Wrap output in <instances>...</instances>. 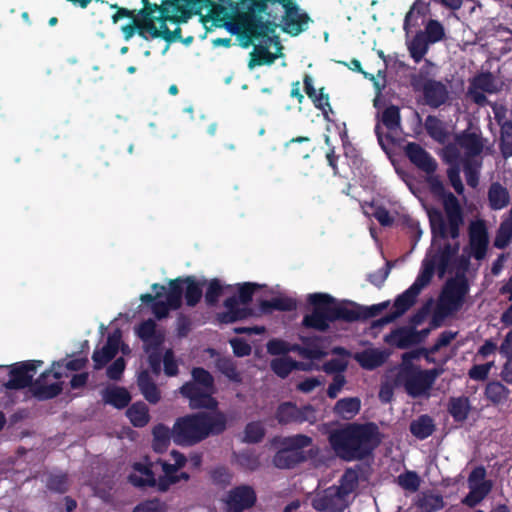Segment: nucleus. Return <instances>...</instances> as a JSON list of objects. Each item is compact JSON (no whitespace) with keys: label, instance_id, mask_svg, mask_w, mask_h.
<instances>
[{"label":"nucleus","instance_id":"2","mask_svg":"<svg viewBox=\"0 0 512 512\" xmlns=\"http://www.w3.org/2000/svg\"><path fill=\"white\" fill-rule=\"evenodd\" d=\"M382 435L374 423L347 424L329 437L335 453L346 461L362 460L381 443Z\"/></svg>","mask_w":512,"mask_h":512},{"label":"nucleus","instance_id":"4","mask_svg":"<svg viewBox=\"0 0 512 512\" xmlns=\"http://www.w3.org/2000/svg\"><path fill=\"white\" fill-rule=\"evenodd\" d=\"M418 357L419 353L415 351L403 354L396 376V383L403 386L412 397L427 395L437 376L432 370H421L414 365L412 360Z\"/></svg>","mask_w":512,"mask_h":512},{"label":"nucleus","instance_id":"18","mask_svg":"<svg viewBox=\"0 0 512 512\" xmlns=\"http://www.w3.org/2000/svg\"><path fill=\"white\" fill-rule=\"evenodd\" d=\"M178 280V286L181 290V305L183 304V297L185 298L186 305L195 307L203 296V285L205 282H199L195 276H180L175 278Z\"/></svg>","mask_w":512,"mask_h":512},{"label":"nucleus","instance_id":"38","mask_svg":"<svg viewBox=\"0 0 512 512\" xmlns=\"http://www.w3.org/2000/svg\"><path fill=\"white\" fill-rule=\"evenodd\" d=\"M411 433L419 438L425 439L429 437L434 431V424L432 419L427 415H422L416 420L412 421L410 425Z\"/></svg>","mask_w":512,"mask_h":512},{"label":"nucleus","instance_id":"1","mask_svg":"<svg viewBox=\"0 0 512 512\" xmlns=\"http://www.w3.org/2000/svg\"><path fill=\"white\" fill-rule=\"evenodd\" d=\"M446 217L438 211L429 212V220L432 231V243L422 261L421 270L414 283L395 300L394 317L406 312L426 287L434 273L442 278L446 273L452 272L456 265L459 251V228L463 223V216L457 198L448 193L443 200Z\"/></svg>","mask_w":512,"mask_h":512},{"label":"nucleus","instance_id":"36","mask_svg":"<svg viewBox=\"0 0 512 512\" xmlns=\"http://www.w3.org/2000/svg\"><path fill=\"white\" fill-rule=\"evenodd\" d=\"M127 416L135 427H144L150 420L148 408L143 402L132 404L127 410Z\"/></svg>","mask_w":512,"mask_h":512},{"label":"nucleus","instance_id":"44","mask_svg":"<svg viewBox=\"0 0 512 512\" xmlns=\"http://www.w3.org/2000/svg\"><path fill=\"white\" fill-rule=\"evenodd\" d=\"M151 37L152 38H163L167 43H173L181 41V28L176 27L174 31H171L166 23H161L160 29L155 24L150 25Z\"/></svg>","mask_w":512,"mask_h":512},{"label":"nucleus","instance_id":"62","mask_svg":"<svg viewBox=\"0 0 512 512\" xmlns=\"http://www.w3.org/2000/svg\"><path fill=\"white\" fill-rule=\"evenodd\" d=\"M163 370L166 376L174 377L179 373L178 363L172 349H167L163 354Z\"/></svg>","mask_w":512,"mask_h":512},{"label":"nucleus","instance_id":"20","mask_svg":"<svg viewBox=\"0 0 512 512\" xmlns=\"http://www.w3.org/2000/svg\"><path fill=\"white\" fill-rule=\"evenodd\" d=\"M274 32V27L268 21H263L260 15H252L244 25L242 36L247 40L243 47H248L253 39L269 38L268 34Z\"/></svg>","mask_w":512,"mask_h":512},{"label":"nucleus","instance_id":"26","mask_svg":"<svg viewBox=\"0 0 512 512\" xmlns=\"http://www.w3.org/2000/svg\"><path fill=\"white\" fill-rule=\"evenodd\" d=\"M152 448L157 453H163L167 450L171 440L174 441V426L170 429L164 424H157L153 430Z\"/></svg>","mask_w":512,"mask_h":512},{"label":"nucleus","instance_id":"59","mask_svg":"<svg viewBox=\"0 0 512 512\" xmlns=\"http://www.w3.org/2000/svg\"><path fill=\"white\" fill-rule=\"evenodd\" d=\"M117 354L113 351L109 350L106 347H102L101 349H95L92 354V360L94 363V369L100 370L106 366L112 359L115 358Z\"/></svg>","mask_w":512,"mask_h":512},{"label":"nucleus","instance_id":"60","mask_svg":"<svg viewBox=\"0 0 512 512\" xmlns=\"http://www.w3.org/2000/svg\"><path fill=\"white\" fill-rule=\"evenodd\" d=\"M161 9V5L150 2L147 6L140 9L136 15L143 24H155L156 20L159 21V16L156 17L154 14L156 12L161 14Z\"/></svg>","mask_w":512,"mask_h":512},{"label":"nucleus","instance_id":"10","mask_svg":"<svg viewBox=\"0 0 512 512\" xmlns=\"http://www.w3.org/2000/svg\"><path fill=\"white\" fill-rule=\"evenodd\" d=\"M468 292L467 281L462 277L449 280L439 298L438 309L444 315L457 311L463 304Z\"/></svg>","mask_w":512,"mask_h":512},{"label":"nucleus","instance_id":"39","mask_svg":"<svg viewBox=\"0 0 512 512\" xmlns=\"http://www.w3.org/2000/svg\"><path fill=\"white\" fill-rule=\"evenodd\" d=\"M299 362L291 359L290 357H279L271 360V370L280 378L284 379L296 368Z\"/></svg>","mask_w":512,"mask_h":512},{"label":"nucleus","instance_id":"27","mask_svg":"<svg viewBox=\"0 0 512 512\" xmlns=\"http://www.w3.org/2000/svg\"><path fill=\"white\" fill-rule=\"evenodd\" d=\"M103 401L117 409H123L129 405L131 396L124 387H109L103 391Z\"/></svg>","mask_w":512,"mask_h":512},{"label":"nucleus","instance_id":"22","mask_svg":"<svg viewBox=\"0 0 512 512\" xmlns=\"http://www.w3.org/2000/svg\"><path fill=\"white\" fill-rule=\"evenodd\" d=\"M406 154L412 163L426 173L430 174L435 171L436 162L418 144L409 143L406 147Z\"/></svg>","mask_w":512,"mask_h":512},{"label":"nucleus","instance_id":"41","mask_svg":"<svg viewBox=\"0 0 512 512\" xmlns=\"http://www.w3.org/2000/svg\"><path fill=\"white\" fill-rule=\"evenodd\" d=\"M161 7L160 23H166L167 21L177 23L181 21L177 16L170 15L171 12L177 14L181 11L182 7L179 0H162Z\"/></svg>","mask_w":512,"mask_h":512},{"label":"nucleus","instance_id":"47","mask_svg":"<svg viewBox=\"0 0 512 512\" xmlns=\"http://www.w3.org/2000/svg\"><path fill=\"white\" fill-rule=\"evenodd\" d=\"M418 506L423 512H435L444 507V501L441 495L427 493L420 498Z\"/></svg>","mask_w":512,"mask_h":512},{"label":"nucleus","instance_id":"6","mask_svg":"<svg viewBox=\"0 0 512 512\" xmlns=\"http://www.w3.org/2000/svg\"><path fill=\"white\" fill-rule=\"evenodd\" d=\"M312 439L303 434L283 437L278 440L279 449L272 458L273 465L278 469H293L306 461L303 449L310 446Z\"/></svg>","mask_w":512,"mask_h":512},{"label":"nucleus","instance_id":"9","mask_svg":"<svg viewBox=\"0 0 512 512\" xmlns=\"http://www.w3.org/2000/svg\"><path fill=\"white\" fill-rule=\"evenodd\" d=\"M359 317L360 314L352 303L340 301L329 294L322 293V331L325 329L327 321L352 322Z\"/></svg>","mask_w":512,"mask_h":512},{"label":"nucleus","instance_id":"31","mask_svg":"<svg viewBox=\"0 0 512 512\" xmlns=\"http://www.w3.org/2000/svg\"><path fill=\"white\" fill-rule=\"evenodd\" d=\"M216 369L233 383L242 382L241 373L237 370L235 361L230 357H219L215 361Z\"/></svg>","mask_w":512,"mask_h":512},{"label":"nucleus","instance_id":"29","mask_svg":"<svg viewBox=\"0 0 512 512\" xmlns=\"http://www.w3.org/2000/svg\"><path fill=\"white\" fill-rule=\"evenodd\" d=\"M361 400L358 397H347L340 399L334 406V412L342 419L350 420L360 411Z\"/></svg>","mask_w":512,"mask_h":512},{"label":"nucleus","instance_id":"46","mask_svg":"<svg viewBox=\"0 0 512 512\" xmlns=\"http://www.w3.org/2000/svg\"><path fill=\"white\" fill-rule=\"evenodd\" d=\"M49 491L64 494L69 490V479L66 473L50 474L46 480Z\"/></svg>","mask_w":512,"mask_h":512},{"label":"nucleus","instance_id":"40","mask_svg":"<svg viewBox=\"0 0 512 512\" xmlns=\"http://www.w3.org/2000/svg\"><path fill=\"white\" fill-rule=\"evenodd\" d=\"M512 239V208L509 210L507 216L502 221L494 245L497 248H505Z\"/></svg>","mask_w":512,"mask_h":512},{"label":"nucleus","instance_id":"43","mask_svg":"<svg viewBox=\"0 0 512 512\" xmlns=\"http://www.w3.org/2000/svg\"><path fill=\"white\" fill-rule=\"evenodd\" d=\"M132 21V23L126 24L122 27L124 39L128 41L134 36L135 32H137L139 36L147 40L148 38L146 33L151 35L150 25L152 24H143L139 18H134Z\"/></svg>","mask_w":512,"mask_h":512},{"label":"nucleus","instance_id":"42","mask_svg":"<svg viewBox=\"0 0 512 512\" xmlns=\"http://www.w3.org/2000/svg\"><path fill=\"white\" fill-rule=\"evenodd\" d=\"M471 85L483 92L492 94L499 90V86L491 73H481L473 78Z\"/></svg>","mask_w":512,"mask_h":512},{"label":"nucleus","instance_id":"15","mask_svg":"<svg viewBox=\"0 0 512 512\" xmlns=\"http://www.w3.org/2000/svg\"><path fill=\"white\" fill-rule=\"evenodd\" d=\"M166 300L157 299L151 306L152 313L158 320L168 317L170 310L181 308V290L178 286V280H169L168 288L164 294Z\"/></svg>","mask_w":512,"mask_h":512},{"label":"nucleus","instance_id":"63","mask_svg":"<svg viewBox=\"0 0 512 512\" xmlns=\"http://www.w3.org/2000/svg\"><path fill=\"white\" fill-rule=\"evenodd\" d=\"M425 127L431 137L437 141H443L445 138V131L443 129L441 121L429 116L426 120Z\"/></svg>","mask_w":512,"mask_h":512},{"label":"nucleus","instance_id":"23","mask_svg":"<svg viewBox=\"0 0 512 512\" xmlns=\"http://www.w3.org/2000/svg\"><path fill=\"white\" fill-rule=\"evenodd\" d=\"M389 354L385 350L369 348L354 355V359L365 369H374L388 358Z\"/></svg>","mask_w":512,"mask_h":512},{"label":"nucleus","instance_id":"5","mask_svg":"<svg viewBox=\"0 0 512 512\" xmlns=\"http://www.w3.org/2000/svg\"><path fill=\"white\" fill-rule=\"evenodd\" d=\"M162 467L163 475L158 479L152 471L151 465L135 463L133 465L134 472L128 477L129 482L137 488H156L159 492H166L169 488L178 483L176 478L177 472L180 470L175 463H169L165 460H158Z\"/></svg>","mask_w":512,"mask_h":512},{"label":"nucleus","instance_id":"12","mask_svg":"<svg viewBox=\"0 0 512 512\" xmlns=\"http://www.w3.org/2000/svg\"><path fill=\"white\" fill-rule=\"evenodd\" d=\"M275 419L281 425L313 422L316 419V410L311 405L298 407L290 401L282 402L276 409Z\"/></svg>","mask_w":512,"mask_h":512},{"label":"nucleus","instance_id":"34","mask_svg":"<svg viewBox=\"0 0 512 512\" xmlns=\"http://www.w3.org/2000/svg\"><path fill=\"white\" fill-rule=\"evenodd\" d=\"M416 340L413 331L408 328H399L385 337V341L398 348H407Z\"/></svg>","mask_w":512,"mask_h":512},{"label":"nucleus","instance_id":"7","mask_svg":"<svg viewBox=\"0 0 512 512\" xmlns=\"http://www.w3.org/2000/svg\"><path fill=\"white\" fill-rule=\"evenodd\" d=\"M458 146L464 151V173L467 184L473 188L478 185L481 161L479 155L483 149L482 138L476 132H464L457 138Z\"/></svg>","mask_w":512,"mask_h":512},{"label":"nucleus","instance_id":"13","mask_svg":"<svg viewBox=\"0 0 512 512\" xmlns=\"http://www.w3.org/2000/svg\"><path fill=\"white\" fill-rule=\"evenodd\" d=\"M215 390L201 388L193 382H186L180 387V393L189 400L192 409L216 410L218 401L212 396Z\"/></svg>","mask_w":512,"mask_h":512},{"label":"nucleus","instance_id":"32","mask_svg":"<svg viewBox=\"0 0 512 512\" xmlns=\"http://www.w3.org/2000/svg\"><path fill=\"white\" fill-rule=\"evenodd\" d=\"M509 192L499 183H493L488 191V200L490 207L494 210H500L509 203Z\"/></svg>","mask_w":512,"mask_h":512},{"label":"nucleus","instance_id":"53","mask_svg":"<svg viewBox=\"0 0 512 512\" xmlns=\"http://www.w3.org/2000/svg\"><path fill=\"white\" fill-rule=\"evenodd\" d=\"M264 436L265 429L260 422H250L246 425L244 430L245 442L256 444L261 442Z\"/></svg>","mask_w":512,"mask_h":512},{"label":"nucleus","instance_id":"21","mask_svg":"<svg viewBox=\"0 0 512 512\" xmlns=\"http://www.w3.org/2000/svg\"><path fill=\"white\" fill-rule=\"evenodd\" d=\"M310 18L306 13H301L298 6L285 9L283 16V31L296 36L308 28Z\"/></svg>","mask_w":512,"mask_h":512},{"label":"nucleus","instance_id":"24","mask_svg":"<svg viewBox=\"0 0 512 512\" xmlns=\"http://www.w3.org/2000/svg\"><path fill=\"white\" fill-rule=\"evenodd\" d=\"M137 385L142 395L149 403L157 404L160 401V390L147 370H143L139 373Z\"/></svg>","mask_w":512,"mask_h":512},{"label":"nucleus","instance_id":"35","mask_svg":"<svg viewBox=\"0 0 512 512\" xmlns=\"http://www.w3.org/2000/svg\"><path fill=\"white\" fill-rule=\"evenodd\" d=\"M349 352L344 348L335 347L332 350V358L326 360L322 367L326 372L343 371L348 363Z\"/></svg>","mask_w":512,"mask_h":512},{"label":"nucleus","instance_id":"64","mask_svg":"<svg viewBox=\"0 0 512 512\" xmlns=\"http://www.w3.org/2000/svg\"><path fill=\"white\" fill-rule=\"evenodd\" d=\"M211 479L214 484L227 486L231 483L232 474L225 466H218L211 471Z\"/></svg>","mask_w":512,"mask_h":512},{"label":"nucleus","instance_id":"61","mask_svg":"<svg viewBox=\"0 0 512 512\" xmlns=\"http://www.w3.org/2000/svg\"><path fill=\"white\" fill-rule=\"evenodd\" d=\"M424 35L430 43L438 42L444 36V28L438 21L430 20L425 27Z\"/></svg>","mask_w":512,"mask_h":512},{"label":"nucleus","instance_id":"56","mask_svg":"<svg viewBox=\"0 0 512 512\" xmlns=\"http://www.w3.org/2000/svg\"><path fill=\"white\" fill-rule=\"evenodd\" d=\"M501 152L505 158L512 156V123L501 125Z\"/></svg>","mask_w":512,"mask_h":512},{"label":"nucleus","instance_id":"37","mask_svg":"<svg viewBox=\"0 0 512 512\" xmlns=\"http://www.w3.org/2000/svg\"><path fill=\"white\" fill-rule=\"evenodd\" d=\"M251 59L248 63L250 69L255 66L271 65L275 62L277 56L271 53L268 46H255L254 51L250 54Z\"/></svg>","mask_w":512,"mask_h":512},{"label":"nucleus","instance_id":"17","mask_svg":"<svg viewBox=\"0 0 512 512\" xmlns=\"http://www.w3.org/2000/svg\"><path fill=\"white\" fill-rule=\"evenodd\" d=\"M489 244L487 228L482 220L473 221L469 226L470 254L477 260L485 257Z\"/></svg>","mask_w":512,"mask_h":512},{"label":"nucleus","instance_id":"55","mask_svg":"<svg viewBox=\"0 0 512 512\" xmlns=\"http://www.w3.org/2000/svg\"><path fill=\"white\" fill-rule=\"evenodd\" d=\"M425 6L423 4L415 3L408 11L405 21L404 29L408 33L411 28L419 25V20L423 18Z\"/></svg>","mask_w":512,"mask_h":512},{"label":"nucleus","instance_id":"48","mask_svg":"<svg viewBox=\"0 0 512 512\" xmlns=\"http://www.w3.org/2000/svg\"><path fill=\"white\" fill-rule=\"evenodd\" d=\"M253 315L254 313L251 308L238 306L234 310L226 311L219 314V320L221 323L228 324L247 319Z\"/></svg>","mask_w":512,"mask_h":512},{"label":"nucleus","instance_id":"50","mask_svg":"<svg viewBox=\"0 0 512 512\" xmlns=\"http://www.w3.org/2000/svg\"><path fill=\"white\" fill-rule=\"evenodd\" d=\"M236 461L240 467L251 472L260 467L259 456L254 451L246 450L238 453Z\"/></svg>","mask_w":512,"mask_h":512},{"label":"nucleus","instance_id":"8","mask_svg":"<svg viewBox=\"0 0 512 512\" xmlns=\"http://www.w3.org/2000/svg\"><path fill=\"white\" fill-rule=\"evenodd\" d=\"M43 365L42 360H26L11 364L9 368V380L3 383L6 390L32 389L33 380L37 369Z\"/></svg>","mask_w":512,"mask_h":512},{"label":"nucleus","instance_id":"30","mask_svg":"<svg viewBox=\"0 0 512 512\" xmlns=\"http://www.w3.org/2000/svg\"><path fill=\"white\" fill-rule=\"evenodd\" d=\"M324 99V95L322 94V100ZM329 112L333 113L328 102H322V114L324 115L325 120L328 122L326 130L328 132L325 135V142L329 145L331 140H342V136L344 133V124H340L332 120L329 116Z\"/></svg>","mask_w":512,"mask_h":512},{"label":"nucleus","instance_id":"58","mask_svg":"<svg viewBox=\"0 0 512 512\" xmlns=\"http://www.w3.org/2000/svg\"><path fill=\"white\" fill-rule=\"evenodd\" d=\"M223 293V286L218 279H212L205 292V302L208 306H215Z\"/></svg>","mask_w":512,"mask_h":512},{"label":"nucleus","instance_id":"57","mask_svg":"<svg viewBox=\"0 0 512 512\" xmlns=\"http://www.w3.org/2000/svg\"><path fill=\"white\" fill-rule=\"evenodd\" d=\"M381 121L389 130L397 129L400 126V112L398 107L394 105L387 107L382 113Z\"/></svg>","mask_w":512,"mask_h":512},{"label":"nucleus","instance_id":"11","mask_svg":"<svg viewBox=\"0 0 512 512\" xmlns=\"http://www.w3.org/2000/svg\"><path fill=\"white\" fill-rule=\"evenodd\" d=\"M469 493L462 500V503L468 507H475L490 493L492 482L486 479V470L484 467H476L468 477Z\"/></svg>","mask_w":512,"mask_h":512},{"label":"nucleus","instance_id":"49","mask_svg":"<svg viewBox=\"0 0 512 512\" xmlns=\"http://www.w3.org/2000/svg\"><path fill=\"white\" fill-rule=\"evenodd\" d=\"M485 394L495 404L506 401L509 395L508 389L500 382H491L487 385Z\"/></svg>","mask_w":512,"mask_h":512},{"label":"nucleus","instance_id":"16","mask_svg":"<svg viewBox=\"0 0 512 512\" xmlns=\"http://www.w3.org/2000/svg\"><path fill=\"white\" fill-rule=\"evenodd\" d=\"M257 496L248 485L236 486L228 492L226 505L229 512H243L254 506Z\"/></svg>","mask_w":512,"mask_h":512},{"label":"nucleus","instance_id":"54","mask_svg":"<svg viewBox=\"0 0 512 512\" xmlns=\"http://www.w3.org/2000/svg\"><path fill=\"white\" fill-rule=\"evenodd\" d=\"M450 413L457 421H463L467 418L469 412V402L467 398H454L450 402Z\"/></svg>","mask_w":512,"mask_h":512},{"label":"nucleus","instance_id":"33","mask_svg":"<svg viewBox=\"0 0 512 512\" xmlns=\"http://www.w3.org/2000/svg\"><path fill=\"white\" fill-rule=\"evenodd\" d=\"M308 305L312 306L313 311L304 316L302 325L306 328L320 330V292L308 296Z\"/></svg>","mask_w":512,"mask_h":512},{"label":"nucleus","instance_id":"52","mask_svg":"<svg viewBox=\"0 0 512 512\" xmlns=\"http://www.w3.org/2000/svg\"><path fill=\"white\" fill-rule=\"evenodd\" d=\"M302 341L304 346L301 349L300 355L311 360L320 359V338H302Z\"/></svg>","mask_w":512,"mask_h":512},{"label":"nucleus","instance_id":"25","mask_svg":"<svg viewBox=\"0 0 512 512\" xmlns=\"http://www.w3.org/2000/svg\"><path fill=\"white\" fill-rule=\"evenodd\" d=\"M297 309V301L287 296L274 297L271 300H261L259 310L262 314H270L272 311L290 312Z\"/></svg>","mask_w":512,"mask_h":512},{"label":"nucleus","instance_id":"45","mask_svg":"<svg viewBox=\"0 0 512 512\" xmlns=\"http://www.w3.org/2000/svg\"><path fill=\"white\" fill-rule=\"evenodd\" d=\"M429 43L423 33H418L409 43L410 54L416 62L420 61L427 53Z\"/></svg>","mask_w":512,"mask_h":512},{"label":"nucleus","instance_id":"3","mask_svg":"<svg viewBox=\"0 0 512 512\" xmlns=\"http://www.w3.org/2000/svg\"><path fill=\"white\" fill-rule=\"evenodd\" d=\"M173 426L176 445L194 446L209 436L222 434L227 428V418L222 411H201L177 418Z\"/></svg>","mask_w":512,"mask_h":512},{"label":"nucleus","instance_id":"51","mask_svg":"<svg viewBox=\"0 0 512 512\" xmlns=\"http://www.w3.org/2000/svg\"><path fill=\"white\" fill-rule=\"evenodd\" d=\"M191 375L194 384H197L201 388L215 390L214 378L208 370L202 367H195L192 369Z\"/></svg>","mask_w":512,"mask_h":512},{"label":"nucleus","instance_id":"14","mask_svg":"<svg viewBox=\"0 0 512 512\" xmlns=\"http://www.w3.org/2000/svg\"><path fill=\"white\" fill-rule=\"evenodd\" d=\"M53 376L56 380L62 378V373L55 369H47L42 372L34 381L31 389L32 395L39 401L50 400L61 394L63 390V382H55L47 384L46 380L49 376Z\"/></svg>","mask_w":512,"mask_h":512},{"label":"nucleus","instance_id":"19","mask_svg":"<svg viewBox=\"0 0 512 512\" xmlns=\"http://www.w3.org/2000/svg\"><path fill=\"white\" fill-rule=\"evenodd\" d=\"M137 336L143 342V349L162 347L165 341V335L157 329V324L153 319L142 321L136 328Z\"/></svg>","mask_w":512,"mask_h":512},{"label":"nucleus","instance_id":"28","mask_svg":"<svg viewBox=\"0 0 512 512\" xmlns=\"http://www.w3.org/2000/svg\"><path fill=\"white\" fill-rule=\"evenodd\" d=\"M424 96L427 103L431 106H439L447 98V90L445 86L437 81L429 80L423 86Z\"/></svg>","mask_w":512,"mask_h":512}]
</instances>
